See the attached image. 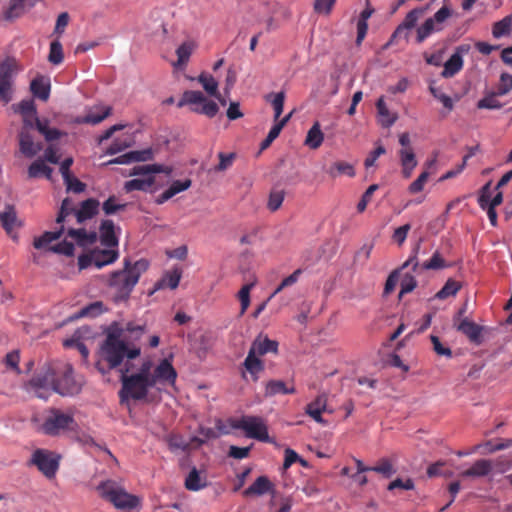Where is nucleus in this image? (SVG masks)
Masks as SVG:
<instances>
[{"label":"nucleus","instance_id":"f257e3e1","mask_svg":"<svg viewBox=\"0 0 512 512\" xmlns=\"http://www.w3.org/2000/svg\"><path fill=\"white\" fill-rule=\"evenodd\" d=\"M149 268V261L141 258L131 263L129 258L123 261V268L113 271L108 280V286L114 291V301H127L138 283L141 275Z\"/></svg>","mask_w":512,"mask_h":512},{"label":"nucleus","instance_id":"f03ea898","mask_svg":"<svg viewBox=\"0 0 512 512\" xmlns=\"http://www.w3.org/2000/svg\"><path fill=\"white\" fill-rule=\"evenodd\" d=\"M141 353V349L139 347L129 348L128 342H111V338L109 341H103L100 345L98 356L99 359L95 363V367L97 370L105 375L109 373L111 370L119 369L124 365V359L131 362V360L136 359Z\"/></svg>","mask_w":512,"mask_h":512},{"label":"nucleus","instance_id":"7ed1b4c3","mask_svg":"<svg viewBox=\"0 0 512 512\" xmlns=\"http://www.w3.org/2000/svg\"><path fill=\"white\" fill-rule=\"evenodd\" d=\"M133 368L132 362L126 361L119 369L121 389L119 397L121 402L127 399L144 400L150 388H153V379L145 377L137 372L128 374Z\"/></svg>","mask_w":512,"mask_h":512},{"label":"nucleus","instance_id":"20e7f679","mask_svg":"<svg viewBox=\"0 0 512 512\" xmlns=\"http://www.w3.org/2000/svg\"><path fill=\"white\" fill-rule=\"evenodd\" d=\"M99 494L113 503V505L122 510H132L139 506L140 499L132 494L127 493L125 490L115 486L113 481H102L97 486Z\"/></svg>","mask_w":512,"mask_h":512},{"label":"nucleus","instance_id":"39448f33","mask_svg":"<svg viewBox=\"0 0 512 512\" xmlns=\"http://www.w3.org/2000/svg\"><path fill=\"white\" fill-rule=\"evenodd\" d=\"M179 108L190 106V110L194 113L203 114L209 118H213L219 111L218 105L208 100L201 91L187 90L177 103Z\"/></svg>","mask_w":512,"mask_h":512},{"label":"nucleus","instance_id":"423d86ee","mask_svg":"<svg viewBox=\"0 0 512 512\" xmlns=\"http://www.w3.org/2000/svg\"><path fill=\"white\" fill-rule=\"evenodd\" d=\"M76 208L73 207L69 198H65L60 206L56 217L58 227L54 231H45L41 236L34 239L33 246L41 249L49 245L51 242L58 240L65 232L64 221L69 215H74Z\"/></svg>","mask_w":512,"mask_h":512},{"label":"nucleus","instance_id":"0eeeda50","mask_svg":"<svg viewBox=\"0 0 512 512\" xmlns=\"http://www.w3.org/2000/svg\"><path fill=\"white\" fill-rule=\"evenodd\" d=\"M453 15V10L443 5L432 17L427 18L416 29V43L421 44L432 34L444 30L446 21Z\"/></svg>","mask_w":512,"mask_h":512},{"label":"nucleus","instance_id":"6e6552de","mask_svg":"<svg viewBox=\"0 0 512 512\" xmlns=\"http://www.w3.org/2000/svg\"><path fill=\"white\" fill-rule=\"evenodd\" d=\"M77 426L71 414L63 413L59 409H51L49 415L42 423V433L49 436H57L66 430H73Z\"/></svg>","mask_w":512,"mask_h":512},{"label":"nucleus","instance_id":"1a4fd4ad","mask_svg":"<svg viewBox=\"0 0 512 512\" xmlns=\"http://www.w3.org/2000/svg\"><path fill=\"white\" fill-rule=\"evenodd\" d=\"M233 427L243 430L248 438L266 443L272 442L268 434L267 425L261 417L243 416L233 424Z\"/></svg>","mask_w":512,"mask_h":512},{"label":"nucleus","instance_id":"9d476101","mask_svg":"<svg viewBox=\"0 0 512 512\" xmlns=\"http://www.w3.org/2000/svg\"><path fill=\"white\" fill-rule=\"evenodd\" d=\"M60 456L46 449H36L29 461L47 478L54 477L59 468Z\"/></svg>","mask_w":512,"mask_h":512},{"label":"nucleus","instance_id":"9b49d317","mask_svg":"<svg viewBox=\"0 0 512 512\" xmlns=\"http://www.w3.org/2000/svg\"><path fill=\"white\" fill-rule=\"evenodd\" d=\"M421 240H419L415 246L412 248L410 256L403 263L401 269H405L409 266L412 267L414 272H418L420 270H439L446 268L448 265L445 260L441 257L438 251H435L430 258V260L423 262L422 264L418 261V254L420 252Z\"/></svg>","mask_w":512,"mask_h":512},{"label":"nucleus","instance_id":"f8f14e48","mask_svg":"<svg viewBox=\"0 0 512 512\" xmlns=\"http://www.w3.org/2000/svg\"><path fill=\"white\" fill-rule=\"evenodd\" d=\"M16 75V66L10 60L0 63V100L9 103L12 100V85Z\"/></svg>","mask_w":512,"mask_h":512},{"label":"nucleus","instance_id":"ddd939ff","mask_svg":"<svg viewBox=\"0 0 512 512\" xmlns=\"http://www.w3.org/2000/svg\"><path fill=\"white\" fill-rule=\"evenodd\" d=\"M427 7H417L407 13L402 23H400L393 32L390 42L401 39L408 41L409 34L416 27L419 18L426 12Z\"/></svg>","mask_w":512,"mask_h":512},{"label":"nucleus","instance_id":"4468645a","mask_svg":"<svg viewBox=\"0 0 512 512\" xmlns=\"http://www.w3.org/2000/svg\"><path fill=\"white\" fill-rule=\"evenodd\" d=\"M80 390L81 385L74 379L72 366H65L62 375L59 377L55 376L53 391L59 393L60 395L73 396L78 394Z\"/></svg>","mask_w":512,"mask_h":512},{"label":"nucleus","instance_id":"2eb2a0df","mask_svg":"<svg viewBox=\"0 0 512 512\" xmlns=\"http://www.w3.org/2000/svg\"><path fill=\"white\" fill-rule=\"evenodd\" d=\"M469 51V44H461L457 46L454 53L444 63V69L441 72L442 77L450 78L456 75L463 67V56Z\"/></svg>","mask_w":512,"mask_h":512},{"label":"nucleus","instance_id":"dca6fc26","mask_svg":"<svg viewBox=\"0 0 512 512\" xmlns=\"http://www.w3.org/2000/svg\"><path fill=\"white\" fill-rule=\"evenodd\" d=\"M153 386L155 387L158 383L174 385L177 379V371L168 359H163L156 366L152 373Z\"/></svg>","mask_w":512,"mask_h":512},{"label":"nucleus","instance_id":"f3484780","mask_svg":"<svg viewBox=\"0 0 512 512\" xmlns=\"http://www.w3.org/2000/svg\"><path fill=\"white\" fill-rule=\"evenodd\" d=\"M457 331L464 334L470 342L479 345L483 342L482 330L483 327L471 321L468 318H462L458 323H455Z\"/></svg>","mask_w":512,"mask_h":512},{"label":"nucleus","instance_id":"a211bd4d","mask_svg":"<svg viewBox=\"0 0 512 512\" xmlns=\"http://www.w3.org/2000/svg\"><path fill=\"white\" fill-rule=\"evenodd\" d=\"M19 150L27 158H33L43 148L41 143H35L31 132L20 129L18 132Z\"/></svg>","mask_w":512,"mask_h":512},{"label":"nucleus","instance_id":"6ab92c4d","mask_svg":"<svg viewBox=\"0 0 512 512\" xmlns=\"http://www.w3.org/2000/svg\"><path fill=\"white\" fill-rule=\"evenodd\" d=\"M99 239L101 245L107 248H117L119 238L115 233V224L111 219H104L99 226Z\"/></svg>","mask_w":512,"mask_h":512},{"label":"nucleus","instance_id":"aec40b11","mask_svg":"<svg viewBox=\"0 0 512 512\" xmlns=\"http://www.w3.org/2000/svg\"><path fill=\"white\" fill-rule=\"evenodd\" d=\"M40 0H11L3 13V18L12 21L33 8Z\"/></svg>","mask_w":512,"mask_h":512},{"label":"nucleus","instance_id":"412c9836","mask_svg":"<svg viewBox=\"0 0 512 512\" xmlns=\"http://www.w3.org/2000/svg\"><path fill=\"white\" fill-rule=\"evenodd\" d=\"M100 203L95 198H88L80 203L76 208L74 216L78 224H83L87 220L92 219L99 213Z\"/></svg>","mask_w":512,"mask_h":512},{"label":"nucleus","instance_id":"4be33fe9","mask_svg":"<svg viewBox=\"0 0 512 512\" xmlns=\"http://www.w3.org/2000/svg\"><path fill=\"white\" fill-rule=\"evenodd\" d=\"M274 493V486L267 476H259L243 491V496H263L267 493Z\"/></svg>","mask_w":512,"mask_h":512},{"label":"nucleus","instance_id":"5701e85b","mask_svg":"<svg viewBox=\"0 0 512 512\" xmlns=\"http://www.w3.org/2000/svg\"><path fill=\"white\" fill-rule=\"evenodd\" d=\"M30 91L34 97L42 101H47L51 91L49 78L41 75L35 77L30 83Z\"/></svg>","mask_w":512,"mask_h":512},{"label":"nucleus","instance_id":"b1692460","mask_svg":"<svg viewBox=\"0 0 512 512\" xmlns=\"http://www.w3.org/2000/svg\"><path fill=\"white\" fill-rule=\"evenodd\" d=\"M327 410V398L325 394L319 395L306 406V413L317 423L327 424L322 417V412Z\"/></svg>","mask_w":512,"mask_h":512},{"label":"nucleus","instance_id":"393cba45","mask_svg":"<svg viewBox=\"0 0 512 512\" xmlns=\"http://www.w3.org/2000/svg\"><path fill=\"white\" fill-rule=\"evenodd\" d=\"M67 235L74 239L78 246L87 247L94 244L98 239L96 231H86L84 228H69L67 229Z\"/></svg>","mask_w":512,"mask_h":512},{"label":"nucleus","instance_id":"a878e982","mask_svg":"<svg viewBox=\"0 0 512 512\" xmlns=\"http://www.w3.org/2000/svg\"><path fill=\"white\" fill-rule=\"evenodd\" d=\"M55 382V372L48 368L45 371L35 375L30 381L29 386L33 390H48L53 389V383Z\"/></svg>","mask_w":512,"mask_h":512},{"label":"nucleus","instance_id":"bb28decb","mask_svg":"<svg viewBox=\"0 0 512 512\" xmlns=\"http://www.w3.org/2000/svg\"><path fill=\"white\" fill-rule=\"evenodd\" d=\"M93 255L95 267L101 269L104 266L114 263L119 257V252L117 249L113 248L95 249Z\"/></svg>","mask_w":512,"mask_h":512},{"label":"nucleus","instance_id":"cd10ccee","mask_svg":"<svg viewBox=\"0 0 512 512\" xmlns=\"http://www.w3.org/2000/svg\"><path fill=\"white\" fill-rule=\"evenodd\" d=\"M251 351L258 355H265L267 353H277L278 351V342L275 340H271L268 337H262L259 335L252 342L250 347Z\"/></svg>","mask_w":512,"mask_h":512},{"label":"nucleus","instance_id":"c85d7f7f","mask_svg":"<svg viewBox=\"0 0 512 512\" xmlns=\"http://www.w3.org/2000/svg\"><path fill=\"white\" fill-rule=\"evenodd\" d=\"M197 44L193 40H187L183 42L177 49V61L173 63V66L177 69L184 68L192 55L193 51L196 49Z\"/></svg>","mask_w":512,"mask_h":512},{"label":"nucleus","instance_id":"c756f323","mask_svg":"<svg viewBox=\"0 0 512 512\" xmlns=\"http://www.w3.org/2000/svg\"><path fill=\"white\" fill-rule=\"evenodd\" d=\"M492 471V463L487 459L477 460L471 468L462 472V477L472 478V477H484L490 474Z\"/></svg>","mask_w":512,"mask_h":512},{"label":"nucleus","instance_id":"7c9ffc66","mask_svg":"<svg viewBox=\"0 0 512 512\" xmlns=\"http://www.w3.org/2000/svg\"><path fill=\"white\" fill-rule=\"evenodd\" d=\"M184 484L189 491H199L207 486V479L196 467H193L186 476Z\"/></svg>","mask_w":512,"mask_h":512},{"label":"nucleus","instance_id":"2f4dec72","mask_svg":"<svg viewBox=\"0 0 512 512\" xmlns=\"http://www.w3.org/2000/svg\"><path fill=\"white\" fill-rule=\"evenodd\" d=\"M35 129L44 136L45 140L52 142L61 138L63 133L57 128H51L49 126V120L44 118L36 120Z\"/></svg>","mask_w":512,"mask_h":512},{"label":"nucleus","instance_id":"473e14b6","mask_svg":"<svg viewBox=\"0 0 512 512\" xmlns=\"http://www.w3.org/2000/svg\"><path fill=\"white\" fill-rule=\"evenodd\" d=\"M103 313V304L100 301L93 302L83 308L77 313L71 315L65 322H71L83 317H97Z\"/></svg>","mask_w":512,"mask_h":512},{"label":"nucleus","instance_id":"72a5a7b5","mask_svg":"<svg viewBox=\"0 0 512 512\" xmlns=\"http://www.w3.org/2000/svg\"><path fill=\"white\" fill-rule=\"evenodd\" d=\"M155 179L153 176H149L146 179H138L134 178L129 181H126L124 184V190L129 193L132 191H143V192H149L152 191L151 187L154 184Z\"/></svg>","mask_w":512,"mask_h":512},{"label":"nucleus","instance_id":"f704fd0d","mask_svg":"<svg viewBox=\"0 0 512 512\" xmlns=\"http://www.w3.org/2000/svg\"><path fill=\"white\" fill-rule=\"evenodd\" d=\"M323 140L324 134L321 131L320 123L316 121L307 132L305 144L311 149H317L321 146Z\"/></svg>","mask_w":512,"mask_h":512},{"label":"nucleus","instance_id":"c9c22d12","mask_svg":"<svg viewBox=\"0 0 512 512\" xmlns=\"http://www.w3.org/2000/svg\"><path fill=\"white\" fill-rule=\"evenodd\" d=\"M376 108L380 117L379 121L384 128H389L396 122L397 115L390 113L382 97L377 100Z\"/></svg>","mask_w":512,"mask_h":512},{"label":"nucleus","instance_id":"e433bc0d","mask_svg":"<svg viewBox=\"0 0 512 512\" xmlns=\"http://www.w3.org/2000/svg\"><path fill=\"white\" fill-rule=\"evenodd\" d=\"M295 392L294 387H287L285 382L282 380H270L265 389L266 396H275L278 394H292Z\"/></svg>","mask_w":512,"mask_h":512},{"label":"nucleus","instance_id":"4c0bfd02","mask_svg":"<svg viewBox=\"0 0 512 512\" xmlns=\"http://www.w3.org/2000/svg\"><path fill=\"white\" fill-rule=\"evenodd\" d=\"M16 220V212L13 205L7 204L3 210H0V221L7 233H11L15 226Z\"/></svg>","mask_w":512,"mask_h":512},{"label":"nucleus","instance_id":"58836bf2","mask_svg":"<svg viewBox=\"0 0 512 512\" xmlns=\"http://www.w3.org/2000/svg\"><path fill=\"white\" fill-rule=\"evenodd\" d=\"M52 168L44 163L42 159H37L28 167V176L30 178H37L44 175L47 179L51 178Z\"/></svg>","mask_w":512,"mask_h":512},{"label":"nucleus","instance_id":"ea45409f","mask_svg":"<svg viewBox=\"0 0 512 512\" xmlns=\"http://www.w3.org/2000/svg\"><path fill=\"white\" fill-rule=\"evenodd\" d=\"M374 10L370 7H366L361 13L360 17L357 22V39L356 42L360 44L362 40L365 38L367 30H368V24L367 20L371 17Z\"/></svg>","mask_w":512,"mask_h":512},{"label":"nucleus","instance_id":"a19ab883","mask_svg":"<svg viewBox=\"0 0 512 512\" xmlns=\"http://www.w3.org/2000/svg\"><path fill=\"white\" fill-rule=\"evenodd\" d=\"M181 279V271L178 269H174L170 272H167L161 280L156 283V289H160L163 287H169L170 289H176L179 285Z\"/></svg>","mask_w":512,"mask_h":512},{"label":"nucleus","instance_id":"79ce46f5","mask_svg":"<svg viewBox=\"0 0 512 512\" xmlns=\"http://www.w3.org/2000/svg\"><path fill=\"white\" fill-rule=\"evenodd\" d=\"M461 283L448 279L443 287L435 294V298L439 300H444L450 296H455L457 292L461 289Z\"/></svg>","mask_w":512,"mask_h":512},{"label":"nucleus","instance_id":"37998d69","mask_svg":"<svg viewBox=\"0 0 512 512\" xmlns=\"http://www.w3.org/2000/svg\"><path fill=\"white\" fill-rule=\"evenodd\" d=\"M112 112L111 107H104L102 112L90 111L78 120L79 123L96 125L106 119Z\"/></svg>","mask_w":512,"mask_h":512},{"label":"nucleus","instance_id":"c03bdc74","mask_svg":"<svg viewBox=\"0 0 512 512\" xmlns=\"http://www.w3.org/2000/svg\"><path fill=\"white\" fill-rule=\"evenodd\" d=\"M512 28V15H508L500 21L494 23L492 28V35L494 38H501L510 33Z\"/></svg>","mask_w":512,"mask_h":512},{"label":"nucleus","instance_id":"a18cd8bd","mask_svg":"<svg viewBox=\"0 0 512 512\" xmlns=\"http://www.w3.org/2000/svg\"><path fill=\"white\" fill-rule=\"evenodd\" d=\"M371 471L381 474L384 478H391L396 469L388 458H381L375 466H372Z\"/></svg>","mask_w":512,"mask_h":512},{"label":"nucleus","instance_id":"49530a36","mask_svg":"<svg viewBox=\"0 0 512 512\" xmlns=\"http://www.w3.org/2000/svg\"><path fill=\"white\" fill-rule=\"evenodd\" d=\"M198 81L210 96H218V82L212 75L201 73Z\"/></svg>","mask_w":512,"mask_h":512},{"label":"nucleus","instance_id":"de8ad7c7","mask_svg":"<svg viewBox=\"0 0 512 512\" xmlns=\"http://www.w3.org/2000/svg\"><path fill=\"white\" fill-rule=\"evenodd\" d=\"M126 332V325L123 327L119 323H112L107 329L106 338L104 341H109L111 338V342H126L123 337Z\"/></svg>","mask_w":512,"mask_h":512},{"label":"nucleus","instance_id":"09e8293b","mask_svg":"<svg viewBox=\"0 0 512 512\" xmlns=\"http://www.w3.org/2000/svg\"><path fill=\"white\" fill-rule=\"evenodd\" d=\"M43 249H47L50 252H53L55 254L64 255L67 257H72L75 252L74 244L72 242H69L66 240H64L60 243H57L55 245H52V246L47 245Z\"/></svg>","mask_w":512,"mask_h":512},{"label":"nucleus","instance_id":"8fccbe9b","mask_svg":"<svg viewBox=\"0 0 512 512\" xmlns=\"http://www.w3.org/2000/svg\"><path fill=\"white\" fill-rule=\"evenodd\" d=\"M256 355V353L249 350L248 355L244 360L245 368L252 375H256L257 373L264 369L262 361L259 358H257Z\"/></svg>","mask_w":512,"mask_h":512},{"label":"nucleus","instance_id":"3c124183","mask_svg":"<svg viewBox=\"0 0 512 512\" xmlns=\"http://www.w3.org/2000/svg\"><path fill=\"white\" fill-rule=\"evenodd\" d=\"M327 173L331 177H334V178L337 177V175H339V174H346L350 177H353L355 175V170H354L353 166L349 163L336 162L333 166H331L327 170Z\"/></svg>","mask_w":512,"mask_h":512},{"label":"nucleus","instance_id":"603ef678","mask_svg":"<svg viewBox=\"0 0 512 512\" xmlns=\"http://www.w3.org/2000/svg\"><path fill=\"white\" fill-rule=\"evenodd\" d=\"M303 273V270L301 268L296 269L292 274L287 276L282 280V282L278 285V287L274 290V292L271 294L268 300L276 296L278 293H280L283 289L293 286L297 283L299 280V277Z\"/></svg>","mask_w":512,"mask_h":512},{"label":"nucleus","instance_id":"864d4df0","mask_svg":"<svg viewBox=\"0 0 512 512\" xmlns=\"http://www.w3.org/2000/svg\"><path fill=\"white\" fill-rule=\"evenodd\" d=\"M63 49L59 40H54L50 43V51L48 61L53 65H59L63 62Z\"/></svg>","mask_w":512,"mask_h":512},{"label":"nucleus","instance_id":"5fc2aeb1","mask_svg":"<svg viewBox=\"0 0 512 512\" xmlns=\"http://www.w3.org/2000/svg\"><path fill=\"white\" fill-rule=\"evenodd\" d=\"M496 96H498L495 92L490 93L489 95L483 97L477 102V108L479 109H490L497 110L503 107L502 103H500Z\"/></svg>","mask_w":512,"mask_h":512},{"label":"nucleus","instance_id":"6e6d98bb","mask_svg":"<svg viewBox=\"0 0 512 512\" xmlns=\"http://www.w3.org/2000/svg\"><path fill=\"white\" fill-rule=\"evenodd\" d=\"M15 112L19 113L22 117H25L37 114V109L33 99H23L18 103Z\"/></svg>","mask_w":512,"mask_h":512},{"label":"nucleus","instance_id":"4d7b16f0","mask_svg":"<svg viewBox=\"0 0 512 512\" xmlns=\"http://www.w3.org/2000/svg\"><path fill=\"white\" fill-rule=\"evenodd\" d=\"M126 332L128 339L131 341H138L146 333L145 325H136L133 322L126 323Z\"/></svg>","mask_w":512,"mask_h":512},{"label":"nucleus","instance_id":"13d9d810","mask_svg":"<svg viewBox=\"0 0 512 512\" xmlns=\"http://www.w3.org/2000/svg\"><path fill=\"white\" fill-rule=\"evenodd\" d=\"M429 91L432 94V96L438 101H440L448 111H451L453 109L454 103L450 96L446 95L439 88L432 85L429 87Z\"/></svg>","mask_w":512,"mask_h":512},{"label":"nucleus","instance_id":"bf43d9fd","mask_svg":"<svg viewBox=\"0 0 512 512\" xmlns=\"http://www.w3.org/2000/svg\"><path fill=\"white\" fill-rule=\"evenodd\" d=\"M512 90V75L503 72L500 75V83L497 87L496 94L498 96H504Z\"/></svg>","mask_w":512,"mask_h":512},{"label":"nucleus","instance_id":"052dcab7","mask_svg":"<svg viewBox=\"0 0 512 512\" xmlns=\"http://www.w3.org/2000/svg\"><path fill=\"white\" fill-rule=\"evenodd\" d=\"M253 286V283L245 284L238 292V298L241 304V314H244L250 305V291Z\"/></svg>","mask_w":512,"mask_h":512},{"label":"nucleus","instance_id":"680f3d73","mask_svg":"<svg viewBox=\"0 0 512 512\" xmlns=\"http://www.w3.org/2000/svg\"><path fill=\"white\" fill-rule=\"evenodd\" d=\"M400 286L401 289L399 296L401 297L404 294L412 292L417 286V281L413 275L406 273L401 280Z\"/></svg>","mask_w":512,"mask_h":512},{"label":"nucleus","instance_id":"e2e57ef3","mask_svg":"<svg viewBox=\"0 0 512 512\" xmlns=\"http://www.w3.org/2000/svg\"><path fill=\"white\" fill-rule=\"evenodd\" d=\"M235 156H236L235 153L226 154L223 152H219L218 158L220 161H219V164L217 166H215L214 171L222 172V171L227 170L232 165Z\"/></svg>","mask_w":512,"mask_h":512},{"label":"nucleus","instance_id":"0e129e2a","mask_svg":"<svg viewBox=\"0 0 512 512\" xmlns=\"http://www.w3.org/2000/svg\"><path fill=\"white\" fill-rule=\"evenodd\" d=\"M125 207L126 204H117L115 202V196H110L102 205V209L106 215H113L120 210H124Z\"/></svg>","mask_w":512,"mask_h":512},{"label":"nucleus","instance_id":"69168bd1","mask_svg":"<svg viewBox=\"0 0 512 512\" xmlns=\"http://www.w3.org/2000/svg\"><path fill=\"white\" fill-rule=\"evenodd\" d=\"M284 200L283 190H273L269 195L268 208L271 211H276L280 208Z\"/></svg>","mask_w":512,"mask_h":512},{"label":"nucleus","instance_id":"338daca9","mask_svg":"<svg viewBox=\"0 0 512 512\" xmlns=\"http://www.w3.org/2000/svg\"><path fill=\"white\" fill-rule=\"evenodd\" d=\"M429 178V172L423 171L416 180H414L408 187L411 194L419 193L423 190L426 181Z\"/></svg>","mask_w":512,"mask_h":512},{"label":"nucleus","instance_id":"774afa93","mask_svg":"<svg viewBox=\"0 0 512 512\" xmlns=\"http://www.w3.org/2000/svg\"><path fill=\"white\" fill-rule=\"evenodd\" d=\"M19 360H20L19 351L13 350L6 354L4 363L8 368L14 370L16 373L19 374L21 372L20 368H19Z\"/></svg>","mask_w":512,"mask_h":512}]
</instances>
